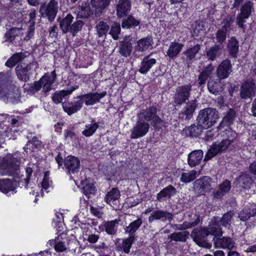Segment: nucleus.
<instances>
[{"label":"nucleus","mask_w":256,"mask_h":256,"mask_svg":"<svg viewBox=\"0 0 256 256\" xmlns=\"http://www.w3.org/2000/svg\"><path fill=\"white\" fill-rule=\"evenodd\" d=\"M56 74L55 70L51 72L50 75L45 74L39 80L33 83L24 84L22 86L25 92L34 94L42 88V94L46 96L52 89V86L56 80Z\"/></svg>","instance_id":"obj_1"},{"label":"nucleus","mask_w":256,"mask_h":256,"mask_svg":"<svg viewBox=\"0 0 256 256\" xmlns=\"http://www.w3.org/2000/svg\"><path fill=\"white\" fill-rule=\"evenodd\" d=\"M232 139L226 138L220 142H216L208 150L204 157V160H208L218 154L224 152L226 150H231L236 148V133L232 132Z\"/></svg>","instance_id":"obj_2"},{"label":"nucleus","mask_w":256,"mask_h":256,"mask_svg":"<svg viewBox=\"0 0 256 256\" xmlns=\"http://www.w3.org/2000/svg\"><path fill=\"white\" fill-rule=\"evenodd\" d=\"M137 118L150 122L155 130H158L162 128L163 121L158 114V108L156 106H152L141 110L137 114Z\"/></svg>","instance_id":"obj_3"},{"label":"nucleus","mask_w":256,"mask_h":256,"mask_svg":"<svg viewBox=\"0 0 256 256\" xmlns=\"http://www.w3.org/2000/svg\"><path fill=\"white\" fill-rule=\"evenodd\" d=\"M219 119V113L214 108H208L201 110L196 118V122L206 128L213 126Z\"/></svg>","instance_id":"obj_4"},{"label":"nucleus","mask_w":256,"mask_h":256,"mask_svg":"<svg viewBox=\"0 0 256 256\" xmlns=\"http://www.w3.org/2000/svg\"><path fill=\"white\" fill-rule=\"evenodd\" d=\"M142 224V220L141 218H138L136 220L131 222L128 226L124 228L126 234H128V237L122 240V248L124 252L128 254L132 244L136 239L135 232L139 228Z\"/></svg>","instance_id":"obj_5"},{"label":"nucleus","mask_w":256,"mask_h":256,"mask_svg":"<svg viewBox=\"0 0 256 256\" xmlns=\"http://www.w3.org/2000/svg\"><path fill=\"white\" fill-rule=\"evenodd\" d=\"M194 241L199 246L207 248L212 247V238L206 227L194 228L190 234Z\"/></svg>","instance_id":"obj_6"},{"label":"nucleus","mask_w":256,"mask_h":256,"mask_svg":"<svg viewBox=\"0 0 256 256\" xmlns=\"http://www.w3.org/2000/svg\"><path fill=\"white\" fill-rule=\"evenodd\" d=\"M192 86L190 84L178 86L173 96V102L177 106H181L188 100L191 95Z\"/></svg>","instance_id":"obj_7"},{"label":"nucleus","mask_w":256,"mask_h":256,"mask_svg":"<svg viewBox=\"0 0 256 256\" xmlns=\"http://www.w3.org/2000/svg\"><path fill=\"white\" fill-rule=\"evenodd\" d=\"M253 10L254 4L251 1H247L241 6L240 12L236 17V23L238 27L244 30L246 29V26L244 23L246 20L252 15Z\"/></svg>","instance_id":"obj_8"},{"label":"nucleus","mask_w":256,"mask_h":256,"mask_svg":"<svg viewBox=\"0 0 256 256\" xmlns=\"http://www.w3.org/2000/svg\"><path fill=\"white\" fill-rule=\"evenodd\" d=\"M58 2L56 0H50L48 4H42L39 10L42 16L47 18L50 22H53L58 12Z\"/></svg>","instance_id":"obj_9"},{"label":"nucleus","mask_w":256,"mask_h":256,"mask_svg":"<svg viewBox=\"0 0 256 256\" xmlns=\"http://www.w3.org/2000/svg\"><path fill=\"white\" fill-rule=\"evenodd\" d=\"M154 43V40L151 36L138 40L134 47L133 56L135 58H139L144 56V52L146 50L152 48Z\"/></svg>","instance_id":"obj_10"},{"label":"nucleus","mask_w":256,"mask_h":256,"mask_svg":"<svg viewBox=\"0 0 256 256\" xmlns=\"http://www.w3.org/2000/svg\"><path fill=\"white\" fill-rule=\"evenodd\" d=\"M256 93V80L250 78L245 80L240 88V96L241 98L246 100L255 96Z\"/></svg>","instance_id":"obj_11"},{"label":"nucleus","mask_w":256,"mask_h":256,"mask_svg":"<svg viewBox=\"0 0 256 256\" xmlns=\"http://www.w3.org/2000/svg\"><path fill=\"white\" fill-rule=\"evenodd\" d=\"M64 168L66 174L70 176V178L72 180V176L78 174L80 170V160L76 156H68L64 160Z\"/></svg>","instance_id":"obj_12"},{"label":"nucleus","mask_w":256,"mask_h":256,"mask_svg":"<svg viewBox=\"0 0 256 256\" xmlns=\"http://www.w3.org/2000/svg\"><path fill=\"white\" fill-rule=\"evenodd\" d=\"M184 106L178 113V118L182 121H188L193 117L198 106V101L194 98L186 102Z\"/></svg>","instance_id":"obj_13"},{"label":"nucleus","mask_w":256,"mask_h":256,"mask_svg":"<svg viewBox=\"0 0 256 256\" xmlns=\"http://www.w3.org/2000/svg\"><path fill=\"white\" fill-rule=\"evenodd\" d=\"M215 185V182L208 176H204L196 180L194 183V188L200 194H204L210 192Z\"/></svg>","instance_id":"obj_14"},{"label":"nucleus","mask_w":256,"mask_h":256,"mask_svg":"<svg viewBox=\"0 0 256 256\" xmlns=\"http://www.w3.org/2000/svg\"><path fill=\"white\" fill-rule=\"evenodd\" d=\"M20 98V92L15 84L13 88L6 90L0 94V99L6 103L18 104L21 102Z\"/></svg>","instance_id":"obj_15"},{"label":"nucleus","mask_w":256,"mask_h":256,"mask_svg":"<svg viewBox=\"0 0 256 256\" xmlns=\"http://www.w3.org/2000/svg\"><path fill=\"white\" fill-rule=\"evenodd\" d=\"M150 124L141 118H138L135 126L132 129L130 138L136 139L145 136L148 132Z\"/></svg>","instance_id":"obj_16"},{"label":"nucleus","mask_w":256,"mask_h":256,"mask_svg":"<svg viewBox=\"0 0 256 256\" xmlns=\"http://www.w3.org/2000/svg\"><path fill=\"white\" fill-rule=\"evenodd\" d=\"M16 76L20 81L26 82L30 79L32 74V68L30 64H20L16 68ZM24 84H26L24 83Z\"/></svg>","instance_id":"obj_17"},{"label":"nucleus","mask_w":256,"mask_h":256,"mask_svg":"<svg viewBox=\"0 0 256 256\" xmlns=\"http://www.w3.org/2000/svg\"><path fill=\"white\" fill-rule=\"evenodd\" d=\"M106 95V91L102 92V93L89 92L86 94L78 96L77 98L82 100V104L84 102L86 106H92L96 103L99 102L100 99L104 97Z\"/></svg>","instance_id":"obj_18"},{"label":"nucleus","mask_w":256,"mask_h":256,"mask_svg":"<svg viewBox=\"0 0 256 256\" xmlns=\"http://www.w3.org/2000/svg\"><path fill=\"white\" fill-rule=\"evenodd\" d=\"M232 72L231 61L228 58L222 60L216 68V76L219 80L226 78Z\"/></svg>","instance_id":"obj_19"},{"label":"nucleus","mask_w":256,"mask_h":256,"mask_svg":"<svg viewBox=\"0 0 256 256\" xmlns=\"http://www.w3.org/2000/svg\"><path fill=\"white\" fill-rule=\"evenodd\" d=\"M132 46V37L130 35L126 36L120 42L118 52L120 54L124 57L127 58L130 56Z\"/></svg>","instance_id":"obj_20"},{"label":"nucleus","mask_w":256,"mask_h":256,"mask_svg":"<svg viewBox=\"0 0 256 256\" xmlns=\"http://www.w3.org/2000/svg\"><path fill=\"white\" fill-rule=\"evenodd\" d=\"M174 218V215L172 213L166 210H154L150 214L148 218L149 222H152L154 220H160L162 222L168 221L170 222Z\"/></svg>","instance_id":"obj_21"},{"label":"nucleus","mask_w":256,"mask_h":256,"mask_svg":"<svg viewBox=\"0 0 256 256\" xmlns=\"http://www.w3.org/2000/svg\"><path fill=\"white\" fill-rule=\"evenodd\" d=\"M132 8L130 0H118L116 9L118 18H124L130 12Z\"/></svg>","instance_id":"obj_22"},{"label":"nucleus","mask_w":256,"mask_h":256,"mask_svg":"<svg viewBox=\"0 0 256 256\" xmlns=\"http://www.w3.org/2000/svg\"><path fill=\"white\" fill-rule=\"evenodd\" d=\"M224 46L214 44L206 50V56L208 60L214 61L220 58L224 52Z\"/></svg>","instance_id":"obj_23"},{"label":"nucleus","mask_w":256,"mask_h":256,"mask_svg":"<svg viewBox=\"0 0 256 256\" xmlns=\"http://www.w3.org/2000/svg\"><path fill=\"white\" fill-rule=\"evenodd\" d=\"M177 194L176 188L170 184L162 190L156 195V200L160 202L166 201Z\"/></svg>","instance_id":"obj_24"},{"label":"nucleus","mask_w":256,"mask_h":256,"mask_svg":"<svg viewBox=\"0 0 256 256\" xmlns=\"http://www.w3.org/2000/svg\"><path fill=\"white\" fill-rule=\"evenodd\" d=\"M10 72H0V94L8 88L14 87Z\"/></svg>","instance_id":"obj_25"},{"label":"nucleus","mask_w":256,"mask_h":256,"mask_svg":"<svg viewBox=\"0 0 256 256\" xmlns=\"http://www.w3.org/2000/svg\"><path fill=\"white\" fill-rule=\"evenodd\" d=\"M62 108L65 112L69 116L77 112L82 107V100H78L74 102L69 101L62 102Z\"/></svg>","instance_id":"obj_26"},{"label":"nucleus","mask_w":256,"mask_h":256,"mask_svg":"<svg viewBox=\"0 0 256 256\" xmlns=\"http://www.w3.org/2000/svg\"><path fill=\"white\" fill-rule=\"evenodd\" d=\"M232 188L231 182L230 180H226L218 185V188L212 192L214 198L220 199L224 195L228 194Z\"/></svg>","instance_id":"obj_27"},{"label":"nucleus","mask_w":256,"mask_h":256,"mask_svg":"<svg viewBox=\"0 0 256 256\" xmlns=\"http://www.w3.org/2000/svg\"><path fill=\"white\" fill-rule=\"evenodd\" d=\"M152 54L145 56L142 60L138 72L143 74H146L150 69L156 64V60L152 57Z\"/></svg>","instance_id":"obj_28"},{"label":"nucleus","mask_w":256,"mask_h":256,"mask_svg":"<svg viewBox=\"0 0 256 256\" xmlns=\"http://www.w3.org/2000/svg\"><path fill=\"white\" fill-rule=\"evenodd\" d=\"M68 240L66 236L60 234L55 240H50L51 246L53 245L55 250L58 252H62L67 250Z\"/></svg>","instance_id":"obj_29"},{"label":"nucleus","mask_w":256,"mask_h":256,"mask_svg":"<svg viewBox=\"0 0 256 256\" xmlns=\"http://www.w3.org/2000/svg\"><path fill=\"white\" fill-rule=\"evenodd\" d=\"M212 242L216 248L222 247L232 249L234 247V242L232 238L228 237L214 236Z\"/></svg>","instance_id":"obj_30"},{"label":"nucleus","mask_w":256,"mask_h":256,"mask_svg":"<svg viewBox=\"0 0 256 256\" xmlns=\"http://www.w3.org/2000/svg\"><path fill=\"white\" fill-rule=\"evenodd\" d=\"M204 157L202 150H195L189 154L188 157V163L190 167L198 165Z\"/></svg>","instance_id":"obj_31"},{"label":"nucleus","mask_w":256,"mask_h":256,"mask_svg":"<svg viewBox=\"0 0 256 256\" xmlns=\"http://www.w3.org/2000/svg\"><path fill=\"white\" fill-rule=\"evenodd\" d=\"M221 226L218 221V218L214 217L212 224H209L208 227L206 228L210 236V238H212L214 236H222V232L220 228Z\"/></svg>","instance_id":"obj_32"},{"label":"nucleus","mask_w":256,"mask_h":256,"mask_svg":"<svg viewBox=\"0 0 256 256\" xmlns=\"http://www.w3.org/2000/svg\"><path fill=\"white\" fill-rule=\"evenodd\" d=\"M76 88L72 87L68 90H57L55 92L52 96V100L56 104L62 102L64 99L67 98Z\"/></svg>","instance_id":"obj_33"},{"label":"nucleus","mask_w":256,"mask_h":256,"mask_svg":"<svg viewBox=\"0 0 256 256\" xmlns=\"http://www.w3.org/2000/svg\"><path fill=\"white\" fill-rule=\"evenodd\" d=\"M112 0H92L91 4L96 9L94 13L96 16H100L102 12L108 8Z\"/></svg>","instance_id":"obj_34"},{"label":"nucleus","mask_w":256,"mask_h":256,"mask_svg":"<svg viewBox=\"0 0 256 256\" xmlns=\"http://www.w3.org/2000/svg\"><path fill=\"white\" fill-rule=\"evenodd\" d=\"M226 48L230 56L234 58H237L239 50L238 41L235 37L232 36L228 40Z\"/></svg>","instance_id":"obj_35"},{"label":"nucleus","mask_w":256,"mask_h":256,"mask_svg":"<svg viewBox=\"0 0 256 256\" xmlns=\"http://www.w3.org/2000/svg\"><path fill=\"white\" fill-rule=\"evenodd\" d=\"M204 129L206 128L202 126H200L198 123L197 126L192 124L190 126L184 128L182 130V132L187 136L198 137Z\"/></svg>","instance_id":"obj_36"},{"label":"nucleus","mask_w":256,"mask_h":256,"mask_svg":"<svg viewBox=\"0 0 256 256\" xmlns=\"http://www.w3.org/2000/svg\"><path fill=\"white\" fill-rule=\"evenodd\" d=\"M184 46V44L178 42H170L169 48L166 52V55L170 58L174 59L176 58Z\"/></svg>","instance_id":"obj_37"},{"label":"nucleus","mask_w":256,"mask_h":256,"mask_svg":"<svg viewBox=\"0 0 256 256\" xmlns=\"http://www.w3.org/2000/svg\"><path fill=\"white\" fill-rule=\"evenodd\" d=\"M235 182L238 187L246 189L250 188L252 183V180L248 174L242 173L236 178Z\"/></svg>","instance_id":"obj_38"},{"label":"nucleus","mask_w":256,"mask_h":256,"mask_svg":"<svg viewBox=\"0 0 256 256\" xmlns=\"http://www.w3.org/2000/svg\"><path fill=\"white\" fill-rule=\"evenodd\" d=\"M120 194L117 188H112L110 192H108L105 198V202L114 208L113 205L116 204V202L120 198Z\"/></svg>","instance_id":"obj_39"},{"label":"nucleus","mask_w":256,"mask_h":256,"mask_svg":"<svg viewBox=\"0 0 256 256\" xmlns=\"http://www.w3.org/2000/svg\"><path fill=\"white\" fill-rule=\"evenodd\" d=\"M236 116V112L232 109H230L219 124L218 128L220 129L224 126H230L234 123Z\"/></svg>","instance_id":"obj_40"},{"label":"nucleus","mask_w":256,"mask_h":256,"mask_svg":"<svg viewBox=\"0 0 256 256\" xmlns=\"http://www.w3.org/2000/svg\"><path fill=\"white\" fill-rule=\"evenodd\" d=\"M122 18L121 26L123 28H134L140 24V20L135 18L132 14H128L126 17Z\"/></svg>","instance_id":"obj_41"},{"label":"nucleus","mask_w":256,"mask_h":256,"mask_svg":"<svg viewBox=\"0 0 256 256\" xmlns=\"http://www.w3.org/2000/svg\"><path fill=\"white\" fill-rule=\"evenodd\" d=\"M26 56L24 52H16L8 60L5 65L8 68H12L17 64L21 62Z\"/></svg>","instance_id":"obj_42"},{"label":"nucleus","mask_w":256,"mask_h":256,"mask_svg":"<svg viewBox=\"0 0 256 256\" xmlns=\"http://www.w3.org/2000/svg\"><path fill=\"white\" fill-rule=\"evenodd\" d=\"M201 46V44H196L184 51L182 54L186 56V61L192 62L193 60L195 58L196 55L200 50Z\"/></svg>","instance_id":"obj_43"},{"label":"nucleus","mask_w":256,"mask_h":256,"mask_svg":"<svg viewBox=\"0 0 256 256\" xmlns=\"http://www.w3.org/2000/svg\"><path fill=\"white\" fill-rule=\"evenodd\" d=\"M208 92L212 94L218 96L220 94L223 90L221 84L214 80H210L207 83Z\"/></svg>","instance_id":"obj_44"},{"label":"nucleus","mask_w":256,"mask_h":256,"mask_svg":"<svg viewBox=\"0 0 256 256\" xmlns=\"http://www.w3.org/2000/svg\"><path fill=\"white\" fill-rule=\"evenodd\" d=\"M22 29L13 27L9 29L4 34L6 42L12 43L15 38L22 34Z\"/></svg>","instance_id":"obj_45"},{"label":"nucleus","mask_w":256,"mask_h":256,"mask_svg":"<svg viewBox=\"0 0 256 256\" xmlns=\"http://www.w3.org/2000/svg\"><path fill=\"white\" fill-rule=\"evenodd\" d=\"M16 188L12 180L9 179H2L0 180V191L2 193L8 196L9 192H14Z\"/></svg>","instance_id":"obj_46"},{"label":"nucleus","mask_w":256,"mask_h":256,"mask_svg":"<svg viewBox=\"0 0 256 256\" xmlns=\"http://www.w3.org/2000/svg\"><path fill=\"white\" fill-rule=\"evenodd\" d=\"M74 18L70 14H68L60 22V28L64 34L70 32V28Z\"/></svg>","instance_id":"obj_47"},{"label":"nucleus","mask_w":256,"mask_h":256,"mask_svg":"<svg viewBox=\"0 0 256 256\" xmlns=\"http://www.w3.org/2000/svg\"><path fill=\"white\" fill-rule=\"evenodd\" d=\"M118 223V220H116L106 222L104 224L106 232L108 235L115 236L117 232Z\"/></svg>","instance_id":"obj_48"},{"label":"nucleus","mask_w":256,"mask_h":256,"mask_svg":"<svg viewBox=\"0 0 256 256\" xmlns=\"http://www.w3.org/2000/svg\"><path fill=\"white\" fill-rule=\"evenodd\" d=\"M190 232L188 231H182L180 232H175L168 236V238L175 242H184L186 241Z\"/></svg>","instance_id":"obj_49"},{"label":"nucleus","mask_w":256,"mask_h":256,"mask_svg":"<svg viewBox=\"0 0 256 256\" xmlns=\"http://www.w3.org/2000/svg\"><path fill=\"white\" fill-rule=\"evenodd\" d=\"M82 186L83 193L89 198L90 194H94L96 191V188L92 183L88 182L86 180H83L81 182Z\"/></svg>","instance_id":"obj_50"},{"label":"nucleus","mask_w":256,"mask_h":256,"mask_svg":"<svg viewBox=\"0 0 256 256\" xmlns=\"http://www.w3.org/2000/svg\"><path fill=\"white\" fill-rule=\"evenodd\" d=\"M4 162L8 167L14 170H16L19 166L20 162L17 158L9 154L4 158Z\"/></svg>","instance_id":"obj_51"},{"label":"nucleus","mask_w":256,"mask_h":256,"mask_svg":"<svg viewBox=\"0 0 256 256\" xmlns=\"http://www.w3.org/2000/svg\"><path fill=\"white\" fill-rule=\"evenodd\" d=\"M97 34L99 38L106 36L110 26L106 22L100 21L96 26Z\"/></svg>","instance_id":"obj_52"},{"label":"nucleus","mask_w":256,"mask_h":256,"mask_svg":"<svg viewBox=\"0 0 256 256\" xmlns=\"http://www.w3.org/2000/svg\"><path fill=\"white\" fill-rule=\"evenodd\" d=\"M84 24V22L76 16V21L73 24H72L69 32H70L73 36H75L79 32L81 31Z\"/></svg>","instance_id":"obj_53"},{"label":"nucleus","mask_w":256,"mask_h":256,"mask_svg":"<svg viewBox=\"0 0 256 256\" xmlns=\"http://www.w3.org/2000/svg\"><path fill=\"white\" fill-rule=\"evenodd\" d=\"M234 214V213L233 211H229L224 214L222 218L216 217V218H218L220 225L224 227H229L232 224V218Z\"/></svg>","instance_id":"obj_54"},{"label":"nucleus","mask_w":256,"mask_h":256,"mask_svg":"<svg viewBox=\"0 0 256 256\" xmlns=\"http://www.w3.org/2000/svg\"><path fill=\"white\" fill-rule=\"evenodd\" d=\"M92 122L91 124L86 125V128L82 132V134L86 137L93 135L99 127L94 119L92 120Z\"/></svg>","instance_id":"obj_55"},{"label":"nucleus","mask_w":256,"mask_h":256,"mask_svg":"<svg viewBox=\"0 0 256 256\" xmlns=\"http://www.w3.org/2000/svg\"><path fill=\"white\" fill-rule=\"evenodd\" d=\"M228 31L222 28L218 30L215 34L214 38L216 40V44L224 46V44L226 38Z\"/></svg>","instance_id":"obj_56"},{"label":"nucleus","mask_w":256,"mask_h":256,"mask_svg":"<svg viewBox=\"0 0 256 256\" xmlns=\"http://www.w3.org/2000/svg\"><path fill=\"white\" fill-rule=\"evenodd\" d=\"M94 14V11L91 9L90 6H82L78 12L76 16L80 18H86Z\"/></svg>","instance_id":"obj_57"},{"label":"nucleus","mask_w":256,"mask_h":256,"mask_svg":"<svg viewBox=\"0 0 256 256\" xmlns=\"http://www.w3.org/2000/svg\"><path fill=\"white\" fill-rule=\"evenodd\" d=\"M109 30V34L112 36V38L114 40H118L121 32L120 24L118 22H114L111 26Z\"/></svg>","instance_id":"obj_58"},{"label":"nucleus","mask_w":256,"mask_h":256,"mask_svg":"<svg viewBox=\"0 0 256 256\" xmlns=\"http://www.w3.org/2000/svg\"><path fill=\"white\" fill-rule=\"evenodd\" d=\"M196 172L194 170H192L188 172H183L182 174L180 180L184 183L190 182L196 179Z\"/></svg>","instance_id":"obj_59"},{"label":"nucleus","mask_w":256,"mask_h":256,"mask_svg":"<svg viewBox=\"0 0 256 256\" xmlns=\"http://www.w3.org/2000/svg\"><path fill=\"white\" fill-rule=\"evenodd\" d=\"M200 221V216L194 214V222H184L182 224L184 230L194 227L199 224Z\"/></svg>","instance_id":"obj_60"},{"label":"nucleus","mask_w":256,"mask_h":256,"mask_svg":"<svg viewBox=\"0 0 256 256\" xmlns=\"http://www.w3.org/2000/svg\"><path fill=\"white\" fill-rule=\"evenodd\" d=\"M78 136L76 133L74 132V128H68L64 130V138L65 140H70L71 141H74L77 140Z\"/></svg>","instance_id":"obj_61"},{"label":"nucleus","mask_w":256,"mask_h":256,"mask_svg":"<svg viewBox=\"0 0 256 256\" xmlns=\"http://www.w3.org/2000/svg\"><path fill=\"white\" fill-rule=\"evenodd\" d=\"M252 217L248 207H245L238 214V218L242 221H246Z\"/></svg>","instance_id":"obj_62"},{"label":"nucleus","mask_w":256,"mask_h":256,"mask_svg":"<svg viewBox=\"0 0 256 256\" xmlns=\"http://www.w3.org/2000/svg\"><path fill=\"white\" fill-rule=\"evenodd\" d=\"M234 21V16H232V15H228L226 16V18L223 20L222 23L224 24L222 27L221 28L228 31V29L230 28L232 24L233 23Z\"/></svg>","instance_id":"obj_63"},{"label":"nucleus","mask_w":256,"mask_h":256,"mask_svg":"<svg viewBox=\"0 0 256 256\" xmlns=\"http://www.w3.org/2000/svg\"><path fill=\"white\" fill-rule=\"evenodd\" d=\"M210 77V76L200 72L198 76V86L200 88H204L206 81Z\"/></svg>","instance_id":"obj_64"}]
</instances>
